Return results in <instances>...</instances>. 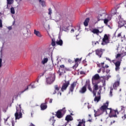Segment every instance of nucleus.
<instances>
[{
  "label": "nucleus",
  "mask_w": 126,
  "mask_h": 126,
  "mask_svg": "<svg viewBox=\"0 0 126 126\" xmlns=\"http://www.w3.org/2000/svg\"><path fill=\"white\" fill-rule=\"evenodd\" d=\"M16 113L15 114V117L16 120H19V119L22 118V113H21V105H19L18 107H16Z\"/></svg>",
  "instance_id": "nucleus-1"
},
{
  "label": "nucleus",
  "mask_w": 126,
  "mask_h": 126,
  "mask_svg": "<svg viewBox=\"0 0 126 126\" xmlns=\"http://www.w3.org/2000/svg\"><path fill=\"white\" fill-rule=\"evenodd\" d=\"M108 106H109V102H106L105 104H104L103 106H102L100 107V110H101V111H102V112H106V114H108V111H106V110H109V113L110 114L112 113V112L113 111H112V109L110 108L109 109V108H108Z\"/></svg>",
  "instance_id": "nucleus-2"
},
{
  "label": "nucleus",
  "mask_w": 126,
  "mask_h": 126,
  "mask_svg": "<svg viewBox=\"0 0 126 126\" xmlns=\"http://www.w3.org/2000/svg\"><path fill=\"white\" fill-rule=\"evenodd\" d=\"M110 43V40H109V37L107 34H105L104 37L102 38V42L101 43V45L104 46L105 45H107Z\"/></svg>",
  "instance_id": "nucleus-3"
},
{
  "label": "nucleus",
  "mask_w": 126,
  "mask_h": 126,
  "mask_svg": "<svg viewBox=\"0 0 126 126\" xmlns=\"http://www.w3.org/2000/svg\"><path fill=\"white\" fill-rule=\"evenodd\" d=\"M55 78L56 76L55 75H52L51 76L47 78V84H52L55 81Z\"/></svg>",
  "instance_id": "nucleus-4"
},
{
  "label": "nucleus",
  "mask_w": 126,
  "mask_h": 126,
  "mask_svg": "<svg viewBox=\"0 0 126 126\" xmlns=\"http://www.w3.org/2000/svg\"><path fill=\"white\" fill-rule=\"evenodd\" d=\"M65 109V108H64L62 110H59L57 111V112L56 113V116L57 118H58L59 119L63 118V114H62V113H63H63H65V110H64Z\"/></svg>",
  "instance_id": "nucleus-5"
},
{
  "label": "nucleus",
  "mask_w": 126,
  "mask_h": 126,
  "mask_svg": "<svg viewBox=\"0 0 126 126\" xmlns=\"http://www.w3.org/2000/svg\"><path fill=\"white\" fill-rule=\"evenodd\" d=\"M61 18H62V16L60 13L57 12L54 17V20L56 21V22H59V21H61Z\"/></svg>",
  "instance_id": "nucleus-6"
},
{
  "label": "nucleus",
  "mask_w": 126,
  "mask_h": 126,
  "mask_svg": "<svg viewBox=\"0 0 126 126\" xmlns=\"http://www.w3.org/2000/svg\"><path fill=\"white\" fill-rule=\"evenodd\" d=\"M69 85V81H67V82L63 83L61 88V91H62V92H63L64 90H66V89L67 88V87H68Z\"/></svg>",
  "instance_id": "nucleus-7"
},
{
  "label": "nucleus",
  "mask_w": 126,
  "mask_h": 126,
  "mask_svg": "<svg viewBox=\"0 0 126 126\" xmlns=\"http://www.w3.org/2000/svg\"><path fill=\"white\" fill-rule=\"evenodd\" d=\"M93 84L94 85L93 93L94 94V96H96V91H97V90L99 89V88L98 87V85L96 83H94V84Z\"/></svg>",
  "instance_id": "nucleus-8"
},
{
  "label": "nucleus",
  "mask_w": 126,
  "mask_h": 126,
  "mask_svg": "<svg viewBox=\"0 0 126 126\" xmlns=\"http://www.w3.org/2000/svg\"><path fill=\"white\" fill-rule=\"evenodd\" d=\"M95 54L97 56H98L99 58H101V55H103V49H97L95 51Z\"/></svg>",
  "instance_id": "nucleus-9"
},
{
  "label": "nucleus",
  "mask_w": 126,
  "mask_h": 126,
  "mask_svg": "<svg viewBox=\"0 0 126 126\" xmlns=\"http://www.w3.org/2000/svg\"><path fill=\"white\" fill-rule=\"evenodd\" d=\"M99 78H100V76H99V74H95L92 78L93 84H94V82H95L96 80L99 79Z\"/></svg>",
  "instance_id": "nucleus-10"
},
{
  "label": "nucleus",
  "mask_w": 126,
  "mask_h": 126,
  "mask_svg": "<svg viewBox=\"0 0 126 126\" xmlns=\"http://www.w3.org/2000/svg\"><path fill=\"white\" fill-rule=\"evenodd\" d=\"M65 120L67 121V123L65 125H63V126H66V125L68 124V122H69V121H72V117L70 115H67L65 118Z\"/></svg>",
  "instance_id": "nucleus-11"
},
{
  "label": "nucleus",
  "mask_w": 126,
  "mask_h": 126,
  "mask_svg": "<svg viewBox=\"0 0 126 126\" xmlns=\"http://www.w3.org/2000/svg\"><path fill=\"white\" fill-rule=\"evenodd\" d=\"M115 66H116V68H115V70L116 71H118V70H120V66L121 65V62L120 61H117L115 63Z\"/></svg>",
  "instance_id": "nucleus-12"
},
{
  "label": "nucleus",
  "mask_w": 126,
  "mask_h": 126,
  "mask_svg": "<svg viewBox=\"0 0 126 126\" xmlns=\"http://www.w3.org/2000/svg\"><path fill=\"white\" fill-rule=\"evenodd\" d=\"M14 0H7V8L9 9V5L12 4L13 3Z\"/></svg>",
  "instance_id": "nucleus-13"
},
{
  "label": "nucleus",
  "mask_w": 126,
  "mask_h": 126,
  "mask_svg": "<svg viewBox=\"0 0 126 126\" xmlns=\"http://www.w3.org/2000/svg\"><path fill=\"white\" fill-rule=\"evenodd\" d=\"M75 86H76V82H74L71 85L70 88V91H71V92H73V90L74 89V87H75Z\"/></svg>",
  "instance_id": "nucleus-14"
},
{
  "label": "nucleus",
  "mask_w": 126,
  "mask_h": 126,
  "mask_svg": "<svg viewBox=\"0 0 126 126\" xmlns=\"http://www.w3.org/2000/svg\"><path fill=\"white\" fill-rule=\"evenodd\" d=\"M86 87H88L89 90L90 91H92V89L91 88V87L90 86V83H89V80H87L86 81V84L85 85Z\"/></svg>",
  "instance_id": "nucleus-15"
},
{
  "label": "nucleus",
  "mask_w": 126,
  "mask_h": 126,
  "mask_svg": "<svg viewBox=\"0 0 126 126\" xmlns=\"http://www.w3.org/2000/svg\"><path fill=\"white\" fill-rule=\"evenodd\" d=\"M120 85V81L116 82L113 84V88L114 89H115L117 90V87H118Z\"/></svg>",
  "instance_id": "nucleus-16"
},
{
  "label": "nucleus",
  "mask_w": 126,
  "mask_h": 126,
  "mask_svg": "<svg viewBox=\"0 0 126 126\" xmlns=\"http://www.w3.org/2000/svg\"><path fill=\"white\" fill-rule=\"evenodd\" d=\"M77 126H85V120L82 119V122H79Z\"/></svg>",
  "instance_id": "nucleus-17"
},
{
  "label": "nucleus",
  "mask_w": 126,
  "mask_h": 126,
  "mask_svg": "<svg viewBox=\"0 0 126 126\" xmlns=\"http://www.w3.org/2000/svg\"><path fill=\"white\" fill-rule=\"evenodd\" d=\"M101 99V95H98L97 96H95V98H94V102H97V103H98V102H99L100 101Z\"/></svg>",
  "instance_id": "nucleus-18"
},
{
  "label": "nucleus",
  "mask_w": 126,
  "mask_h": 126,
  "mask_svg": "<svg viewBox=\"0 0 126 126\" xmlns=\"http://www.w3.org/2000/svg\"><path fill=\"white\" fill-rule=\"evenodd\" d=\"M34 34L36 35V36H37V37H42V35H41V33L39 31H36V30H34Z\"/></svg>",
  "instance_id": "nucleus-19"
},
{
  "label": "nucleus",
  "mask_w": 126,
  "mask_h": 126,
  "mask_svg": "<svg viewBox=\"0 0 126 126\" xmlns=\"http://www.w3.org/2000/svg\"><path fill=\"white\" fill-rule=\"evenodd\" d=\"M48 61H49V59H48V58H44L41 61V63L42 64H45V63H48Z\"/></svg>",
  "instance_id": "nucleus-20"
},
{
  "label": "nucleus",
  "mask_w": 126,
  "mask_h": 126,
  "mask_svg": "<svg viewBox=\"0 0 126 126\" xmlns=\"http://www.w3.org/2000/svg\"><path fill=\"white\" fill-rule=\"evenodd\" d=\"M85 92H86V86L85 85V86H84L81 90H80V93H85Z\"/></svg>",
  "instance_id": "nucleus-21"
},
{
  "label": "nucleus",
  "mask_w": 126,
  "mask_h": 126,
  "mask_svg": "<svg viewBox=\"0 0 126 126\" xmlns=\"http://www.w3.org/2000/svg\"><path fill=\"white\" fill-rule=\"evenodd\" d=\"M112 19V18L111 17H109L108 18L105 19L104 20V23L106 24V25H108V23L110 20Z\"/></svg>",
  "instance_id": "nucleus-22"
},
{
  "label": "nucleus",
  "mask_w": 126,
  "mask_h": 126,
  "mask_svg": "<svg viewBox=\"0 0 126 126\" xmlns=\"http://www.w3.org/2000/svg\"><path fill=\"white\" fill-rule=\"evenodd\" d=\"M92 33H94V34H96L97 35H98V34H99V32H100V31L98 29H94L92 30Z\"/></svg>",
  "instance_id": "nucleus-23"
},
{
  "label": "nucleus",
  "mask_w": 126,
  "mask_h": 126,
  "mask_svg": "<svg viewBox=\"0 0 126 126\" xmlns=\"http://www.w3.org/2000/svg\"><path fill=\"white\" fill-rule=\"evenodd\" d=\"M47 105H46L45 103H42L40 105L41 110H46V109H47Z\"/></svg>",
  "instance_id": "nucleus-24"
},
{
  "label": "nucleus",
  "mask_w": 126,
  "mask_h": 126,
  "mask_svg": "<svg viewBox=\"0 0 126 126\" xmlns=\"http://www.w3.org/2000/svg\"><path fill=\"white\" fill-rule=\"evenodd\" d=\"M89 20H90V19H89V18H88L85 20L84 22V25L85 26H88V23L89 22Z\"/></svg>",
  "instance_id": "nucleus-25"
},
{
  "label": "nucleus",
  "mask_w": 126,
  "mask_h": 126,
  "mask_svg": "<svg viewBox=\"0 0 126 126\" xmlns=\"http://www.w3.org/2000/svg\"><path fill=\"white\" fill-rule=\"evenodd\" d=\"M56 44H57V45H59L60 46H63V40L62 39L57 40L56 41Z\"/></svg>",
  "instance_id": "nucleus-26"
},
{
  "label": "nucleus",
  "mask_w": 126,
  "mask_h": 126,
  "mask_svg": "<svg viewBox=\"0 0 126 126\" xmlns=\"http://www.w3.org/2000/svg\"><path fill=\"white\" fill-rule=\"evenodd\" d=\"M51 45L53 47L55 46L56 45V40L54 38L52 39Z\"/></svg>",
  "instance_id": "nucleus-27"
},
{
  "label": "nucleus",
  "mask_w": 126,
  "mask_h": 126,
  "mask_svg": "<svg viewBox=\"0 0 126 126\" xmlns=\"http://www.w3.org/2000/svg\"><path fill=\"white\" fill-rule=\"evenodd\" d=\"M38 0L42 6H46V5H45V1L43 0Z\"/></svg>",
  "instance_id": "nucleus-28"
},
{
  "label": "nucleus",
  "mask_w": 126,
  "mask_h": 126,
  "mask_svg": "<svg viewBox=\"0 0 126 126\" xmlns=\"http://www.w3.org/2000/svg\"><path fill=\"white\" fill-rule=\"evenodd\" d=\"M97 21H100V20H102V14H99L97 17Z\"/></svg>",
  "instance_id": "nucleus-29"
},
{
  "label": "nucleus",
  "mask_w": 126,
  "mask_h": 126,
  "mask_svg": "<svg viewBox=\"0 0 126 126\" xmlns=\"http://www.w3.org/2000/svg\"><path fill=\"white\" fill-rule=\"evenodd\" d=\"M10 11H11V13H12V14H14V13H15V11L14 10V8H13V7H12L10 8Z\"/></svg>",
  "instance_id": "nucleus-30"
},
{
  "label": "nucleus",
  "mask_w": 126,
  "mask_h": 126,
  "mask_svg": "<svg viewBox=\"0 0 126 126\" xmlns=\"http://www.w3.org/2000/svg\"><path fill=\"white\" fill-rule=\"evenodd\" d=\"M55 90H57V91H59V90H60V88L58 86V85H55Z\"/></svg>",
  "instance_id": "nucleus-31"
},
{
  "label": "nucleus",
  "mask_w": 126,
  "mask_h": 126,
  "mask_svg": "<svg viewBox=\"0 0 126 126\" xmlns=\"http://www.w3.org/2000/svg\"><path fill=\"white\" fill-rule=\"evenodd\" d=\"M100 89L98 91V93H97V95H100L101 94V91H102V88L101 87H100Z\"/></svg>",
  "instance_id": "nucleus-32"
},
{
  "label": "nucleus",
  "mask_w": 126,
  "mask_h": 126,
  "mask_svg": "<svg viewBox=\"0 0 126 126\" xmlns=\"http://www.w3.org/2000/svg\"><path fill=\"white\" fill-rule=\"evenodd\" d=\"M49 12L48 14L51 15V14H52V9L51 8H49Z\"/></svg>",
  "instance_id": "nucleus-33"
},
{
  "label": "nucleus",
  "mask_w": 126,
  "mask_h": 126,
  "mask_svg": "<svg viewBox=\"0 0 126 126\" xmlns=\"http://www.w3.org/2000/svg\"><path fill=\"white\" fill-rule=\"evenodd\" d=\"M29 86H31V88L32 89L36 88V86H35V85H32V84L30 85Z\"/></svg>",
  "instance_id": "nucleus-34"
},
{
  "label": "nucleus",
  "mask_w": 126,
  "mask_h": 126,
  "mask_svg": "<svg viewBox=\"0 0 126 126\" xmlns=\"http://www.w3.org/2000/svg\"><path fill=\"white\" fill-rule=\"evenodd\" d=\"M2 59H1V58H0V68L2 65Z\"/></svg>",
  "instance_id": "nucleus-35"
},
{
  "label": "nucleus",
  "mask_w": 126,
  "mask_h": 126,
  "mask_svg": "<svg viewBox=\"0 0 126 126\" xmlns=\"http://www.w3.org/2000/svg\"><path fill=\"white\" fill-rule=\"evenodd\" d=\"M104 63H102L100 64V66H101L102 68H105V67H104Z\"/></svg>",
  "instance_id": "nucleus-36"
},
{
  "label": "nucleus",
  "mask_w": 126,
  "mask_h": 126,
  "mask_svg": "<svg viewBox=\"0 0 126 126\" xmlns=\"http://www.w3.org/2000/svg\"><path fill=\"white\" fill-rule=\"evenodd\" d=\"M110 118H115L116 117H117V115H109Z\"/></svg>",
  "instance_id": "nucleus-37"
},
{
  "label": "nucleus",
  "mask_w": 126,
  "mask_h": 126,
  "mask_svg": "<svg viewBox=\"0 0 126 126\" xmlns=\"http://www.w3.org/2000/svg\"><path fill=\"white\" fill-rule=\"evenodd\" d=\"M113 93V89L112 88H110V95L112 96V94Z\"/></svg>",
  "instance_id": "nucleus-38"
},
{
  "label": "nucleus",
  "mask_w": 126,
  "mask_h": 126,
  "mask_svg": "<svg viewBox=\"0 0 126 126\" xmlns=\"http://www.w3.org/2000/svg\"><path fill=\"white\" fill-rule=\"evenodd\" d=\"M2 27V20H0V28H1Z\"/></svg>",
  "instance_id": "nucleus-39"
},
{
  "label": "nucleus",
  "mask_w": 126,
  "mask_h": 126,
  "mask_svg": "<svg viewBox=\"0 0 126 126\" xmlns=\"http://www.w3.org/2000/svg\"><path fill=\"white\" fill-rule=\"evenodd\" d=\"M96 44H99V42L98 41L95 42V41H93V45H96Z\"/></svg>",
  "instance_id": "nucleus-40"
},
{
  "label": "nucleus",
  "mask_w": 126,
  "mask_h": 126,
  "mask_svg": "<svg viewBox=\"0 0 126 126\" xmlns=\"http://www.w3.org/2000/svg\"><path fill=\"white\" fill-rule=\"evenodd\" d=\"M94 112L95 113L94 114V117H98V115H97V114H96V113H97V111H96V110H94Z\"/></svg>",
  "instance_id": "nucleus-41"
},
{
  "label": "nucleus",
  "mask_w": 126,
  "mask_h": 126,
  "mask_svg": "<svg viewBox=\"0 0 126 126\" xmlns=\"http://www.w3.org/2000/svg\"><path fill=\"white\" fill-rule=\"evenodd\" d=\"M28 89H29V88H28V87L27 88V89H25L24 91H22V92H21V93H23L25 92V91H26V90H28Z\"/></svg>",
  "instance_id": "nucleus-42"
},
{
  "label": "nucleus",
  "mask_w": 126,
  "mask_h": 126,
  "mask_svg": "<svg viewBox=\"0 0 126 126\" xmlns=\"http://www.w3.org/2000/svg\"><path fill=\"white\" fill-rule=\"evenodd\" d=\"M119 57H121V54H118L117 55L116 58V59H118V58H119Z\"/></svg>",
  "instance_id": "nucleus-43"
},
{
  "label": "nucleus",
  "mask_w": 126,
  "mask_h": 126,
  "mask_svg": "<svg viewBox=\"0 0 126 126\" xmlns=\"http://www.w3.org/2000/svg\"><path fill=\"white\" fill-rule=\"evenodd\" d=\"M8 119H9V117H8L6 119H4V122H5V123H6V122H7V120H8Z\"/></svg>",
  "instance_id": "nucleus-44"
},
{
  "label": "nucleus",
  "mask_w": 126,
  "mask_h": 126,
  "mask_svg": "<svg viewBox=\"0 0 126 126\" xmlns=\"http://www.w3.org/2000/svg\"><path fill=\"white\" fill-rule=\"evenodd\" d=\"M7 29H8V30H11V29H12V27L11 26L8 27Z\"/></svg>",
  "instance_id": "nucleus-45"
},
{
  "label": "nucleus",
  "mask_w": 126,
  "mask_h": 126,
  "mask_svg": "<svg viewBox=\"0 0 126 126\" xmlns=\"http://www.w3.org/2000/svg\"><path fill=\"white\" fill-rule=\"evenodd\" d=\"M101 70H102V68H100L98 70H97V72L100 73V72H101Z\"/></svg>",
  "instance_id": "nucleus-46"
},
{
  "label": "nucleus",
  "mask_w": 126,
  "mask_h": 126,
  "mask_svg": "<svg viewBox=\"0 0 126 126\" xmlns=\"http://www.w3.org/2000/svg\"><path fill=\"white\" fill-rule=\"evenodd\" d=\"M122 119H124V120H125V119H126V115H125L124 116H123Z\"/></svg>",
  "instance_id": "nucleus-47"
},
{
  "label": "nucleus",
  "mask_w": 126,
  "mask_h": 126,
  "mask_svg": "<svg viewBox=\"0 0 126 126\" xmlns=\"http://www.w3.org/2000/svg\"><path fill=\"white\" fill-rule=\"evenodd\" d=\"M79 61V59L78 58H77L75 59V62L77 63V62H78Z\"/></svg>",
  "instance_id": "nucleus-48"
},
{
  "label": "nucleus",
  "mask_w": 126,
  "mask_h": 126,
  "mask_svg": "<svg viewBox=\"0 0 126 126\" xmlns=\"http://www.w3.org/2000/svg\"><path fill=\"white\" fill-rule=\"evenodd\" d=\"M60 67H61L62 68H63L64 67V65H60Z\"/></svg>",
  "instance_id": "nucleus-49"
},
{
  "label": "nucleus",
  "mask_w": 126,
  "mask_h": 126,
  "mask_svg": "<svg viewBox=\"0 0 126 126\" xmlns=\"http://www.w3.org/2000/svg\"><path fill=\"white\" fill-rule=\"evenodd\" d=\"M53 120H54V117H53L52 118H51L50 119V122H52V121H53Z\"/></svg>",
  "instance_id": "nucleus-50"
},
{
  "label": "nucleus",
  "mask_w": 126,
  "mask_h": 126,
  "mask_svg": "<svg viewBox=\"0 0 126 126\" xmlns=\"http://www.w3.org/2000/svg\"><path fill=\"white\" fill-rule=\"evenodd\" d=\"M97 66H98V67H101V64L98 63V64H97Z\"/></svg>",
  "instance_id": "nucleus-51"
},
{
  "label": "nucleus",
  "mask_w": 126,
  "mask_h": 126,
  "mask_svg": "<svg viewBox=\"0 0 126 126\" xmlns=\"http://www.w3.org/2000/svg\"><path fill=\"white\" fill-rule=\"evenodd\" d=\"M52 102H53V99L51 98L49 103H52Z\"/></svg>",
  "instance_id": "nucleus-52"
},
{
  "label": "nucleus",
  "mask_w": 126,
  "mask_h": 126,
  "mask_svg": "<svg viewBox=\"0 0 126 126\" xmlns=\"http://www.w3.org/2000/svg\"><path fill=\"white\" fill-rule=\"evenodd\" d=\"M80 73L81 74H84V72L82 71L80 72Z\"/></svg>",
  "instance_id": "nucleus-53"
},
{
  "label": "nucleus",
  "mask_w": 126,
  "mask_h": 126,
  "mask_svg": "<svg viewBox=\"0 0 126 126\" xmlns=\"http://www.w3.org/2000/svg\"><path fill=\"white\" fill-rule=\"evenodd\" d=\"M104 67H106V68H108V67H109V66L108 65H105Z\"/></svg>",
  "instance_id": "nucleus-54"
},
{
  "label": "nucleus",
  "mask_w": 126,
  "mask_h": 126,
  "mask_svg": "<svg viewBox=\"0 0 126 126\" xmlns=\"http://www.w3.org/2000/svg\"><path fill=\"white\" fill-rule=\"evenodd\" d=\"M121 35L122 34L121 33H119L118 35V37H121Z\"/></svg>",
  "instance_id": "nucleus-55"
},
{
  "label": "nucleus",
  "mask_w": 126,
  "mask_h": 126,
  "mask_svg": "<svg viewBox=\"0 0 126 126\" xmlns=\"http://www.w3.org/2000/svg\"><path fill=\"white\" fill-rule=\"evenodd\" d=\"M71 32H74V30L72 29V30H71Z\"/></svg>",
  "instance_id": "nucleus-56"
},
{
  "label": "nucleus",
  "mask_w": 126,
  "mask_h": 126,
  "mask_svg": "<svg viewBox=\"0 0 126 126\" xmlns=\"http://www.w3.org/2000/svg\"><path fill=\"white\" fill-rule=\"evenodd\" d=\"M48 29H50V25H48Z\"/></svg>",
  "instance_id": "nucleus-57"
},
{
  "label": "nucleus",
  "mask_w": 126,
  "mask_h": 126,
  "mask_svg": "<svg viewBox=\"0 0 126 126\" xmlns=\"http://www.w3.org/2000/svg\"><path fill=\"white\" fill-rule=\"evenodd\" d=\"M56 93H57V92L55 91H54L53 94H56Z\"/></svg>",
  "instance_id": "nucleus-58"
},
{
  "label": "nucleus",
  "mask_w": 126,
  "mask_h": 126,
  "mask_svg": "<svg viewBox=\"0 0 126 126\" xmlns=\"http://www.w3.org/2000/svg\"><path fill=\"white\" fill-rule=\"evenodd\" d=\"M113 112H114V113H117H117H118V111H115V110L113 111Z\"/></svg>",
  "instance_id": "nucleus-59"
},
{
  "label": "nucleus",
  "mask_w": 126,
  "mask_h": 126,
  "mask_svg": "<svg viewBox=\"0 0 126 126\" xmlns=\"http://www.w3.org/2000/svg\"><path fill=\"white\" fill-rule=\"evenodd\" d=\"M59 75L60 76H62V73H60Z\"/></svg>",
  "instance_id": "nucleus-60"
},
{
  "label": "nucleus",
  "mask_w": 126,
  "mask_h": 126,
  "mask_svg": "<svg viewBox=\"0 0 126 126\" xmlns=\"http://www.w3.org/2000/svg\"><path fill=\"white\" fill-rule=\"evenodd\" d=\"M103 86H105V85H106V84H105V83H103Z\"/></svg>",
  "instance_id": "nucleus-61"
},
{
  "label": "nucleus",
  "mask_w": 126,
  "mask_h": 126,
  "mask_svg": "<svg viewBox=\"0 0 126 126\" xmlns=\"http://www.w3.org/2000/svg\"><path fill=\"white\" fill-rule=\"evenodd\" d=\"M90 55H91V53H90L88 54V56H90Z\"/></svg>",
  "instance_id": "nucleus-62"
},
{
  "label": "nucleus",
  "mask_w": 126,
  "mask_h": 126,
  "mask_svg": "<svg viewBox=\"0 0 126 126\" xmlns=\"http://www.w3.org/2000/svg\"><path fill=\"white\" fill-rule=\"evenodd\" d=\"M91 121H92L91 120H89L88 121V122H91Z\"/></svg>",
  "instance_id": "nucleus-63"
},
{
  "label": "nucleus",
  "mask_w": 126,
  "mask_h": 126,
  "mask_svg": "<svg viewBox=\"0 0 126 126\" xmlns=\"http://www.w3.org/2000/svg\"><path fill=\"white\" fill-rule=\"evenodd\" d=\"M12 126H14V124H13V123H12Z\"/></svg>",
  "instance_id": "nucleus-64"
}]
</instances>
